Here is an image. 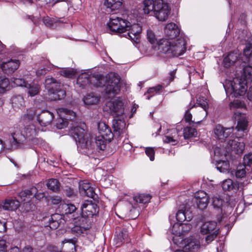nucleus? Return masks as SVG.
<instances>
[{
    "mask_svg": "<svg viewBox=\"0 0 252 252\" xmlns=\"http://www.w3.org/2000/svg\"><path fill=\"white\" fill-rule=\"evenodd\" d=\"M243 54L246 58V61L252 63V42L246 44Z\"/></svg>",
    "mask_w": 252,
    "mask_h": 252,
    "instance_id": "nucleus-39",
    "label": "nucleus"
},
{
    "mask_svg": "<svg viewBox=\"0 0 252 252\" xmlns=\"http://www.w3.org/2000/svg\"><path fill=\"white\" fill-rule=\"evenodd\" d=\"M147 38L151 44H154L156 41V37L154 32L151 30H148L147 32Z\"/></svg>",
    "mask_w": 252,
    "mask_h": 252,
    "instance_id": "nucleus-60",
    "label": "nucleus"
},
{
    "mask_svg": "<svg viewBox=\"0 0 252 252\" xmlns=\"http://www.w3.org/2000/svg\"><path fill=\"white\" fill-rule=\"evenodd\" d=\"M237 53L231 52L224 59L223 62L224 66L228 67L233 64L238 60Z\"/></svg>",
    "mask_w": 252,
    "mask_h": 252,
    "instance_id": "nucleus-33",
    "label": "nucleus"
},
{
    "mask_svg": "<svg viewBox=\"0 0 252 252\" xmlns=\"http://www.w3.org/2000/svg\"><path fill=\"white\" fill-rule=\"evenodd\" d=\"M176 220L178 221L177 223H183V222H186L187 217L186 215V210L180 209L177 212L176 215Z\"/></svg>",
    "mask_w": 252,
    "mask_h": 252,
    "instance_id": "nucleus-44",
    "label": "nucleus"
},
{
    "mask_svg": "<svg viewBox=\"0 0 252 252\" xmlns=\"http://www.w3.org/2000/svg\"><path fill=\"white\" fill-rule=\"evenodd\" d=\"M63 217V215L59 214H52L49 220L48 224L45 227L52 230L57 229L60 224L63 223L64 220Z\"/></svg>",
    "mask_w": 252,
    "mask_h": 252,
    "instance_id": "nucleus-20",
    "label": "nucleus"
},
{
    "mask_svg": "<svg viewBox=\"0 0 252 252\" xmlns=\"http://www.w3.org/2000/svg\"><path fill=\"white\" fill-rule=\"evenodd\" d=\"M252 81V66L248 65L244 67L243 73L240 78H234L230 82V93L235 97L243 95L247 89L249 83Z\"/></svg>",
    "mask_w": 252,
    "mask_h": 252,
    "instance_id": "nucleus-3",
    "label": "nucleus"
},
{
    "mask_svg": "<svg viewBox=\"0 0 252 252\" xmlns=\"http://www.w3.org/2000/svg\"><path fill=\"white\" fill-rule=\"evenodd\" d=\"M156 0H144L143 1V11L145 14H148L153 11L155 12Z\"/></svg>",
    "mask_w": 252,
    "mask_h": 252,
    "instance_id": "nucleus-31",
    "label": "nucleus"
},
{
    "mask_svg": "<svg viewBox=\"0 0 252 252\" xmlns=\"http://www.w3.org/2000/svg\"><path fill=\"white\" fill-rule=\"evenodd\" d=\"M233 127L224 128L220 125L216 126L214 133L217 137L222 141H224L228 137L232 135Z\"/></svg>",
    "mask_w": 252,
    "mask_h": 252,
    "instance_id": "nucleus-17",
    "label": "nucleus"
},
{
    "mask_svg": "<svg viewBox=\"0 0 252 252\" xmlns=\"http://www.w3.org/2000/svg\"><path fill=\"white\" fill-rule=\"evenodd\" d=\"M228 150L237 155L242 154L245 149V144L238 140H229L227 145Z\"/></svg>",
    "mask_w": 252,
    "mask_h": 252,
    "instance_id": "nucleus-18",
    "label": "nucleus"
},
{
    "mask_svg": "<svg viewBox=\"0 0 252 252\" xmlns=\"http://www.w3.org/2000/svg\"><path fill=\"white\" fill-rule=\"evenodd\" d=\"M97 126L99 134L97 136L104 137L108 142H111L113 138V134L111 131V128L103 122L98 123Z\"/></svg>",
    "mask_w": 252,
    "mask_h": 252,
    "instance_id": "nucleus-19",
    "label": "nucleus"
},
{
    "mask_svg": "<svg viewBox=\"0 0 252 252\" xmlns=\"http://www.w3.org/2000/svg\"><path fill=\"white\" fill-rule=\"evenodd\" d=\"M20 63L18 60L10 59L7 62H3L0 67L4 73L7 75L11 74L18 68Z\"/></svg>",
    "mask_w": 252,
    "mask_h": 252,
    "instance_id": "nucleus-16",
    "label": "nucleus"
},
{
    "mask_svg": "<svg viewBox=\"0 0 252 252\" xmlns=\"http://www.w3.org/2000/svg\"><path fill=\"white\" fill-rule=\"evenodd\" d=\"M82 215L87 218L92 217L99 211L97 205L92 201L86 200L81 206Z\"/></svg>",
    "mask_w": 252,
    "mask_h": 252,
    "instance_id": "nucleus-13",
    "label": "nucleus"
},
{
    "mask_svg": "<svg viewBox=\"0 0 252 252\" xmlns=\"http://www.w3.org/2000/svg\"><path fill=\"white\" fill-rule=\"evenodd\" d=\"M75 241L73 239H64L62 242L63 252H75Z\"/></svg>",
    "mask_w": 252,
    "mask_h": 252,
    "instance_id": "nucleus-27",
    "label": "nucleus"
},
{
    "mask_svg": "<svg viewBox=\"0 0 252 252\" xmlns=\"http://www.w3.org/2000/svg\"><path fill=\"white\" fill-rule=\"evenodd\" d=\"M58 73L63 77L71 78L75 76L76 71L71 68H63L61 69Z\"/></svg>",
    "mask_w": 252,
    "mask_h": 252,
    "instance_id": "nucleus-38",
    "label": "nucleus"
},
{
    "mask_svg": "<svg viewBox=\"0 0 252 252\" xmlns=\"http://www.w3.org/2000/svg\"><path fill=\"white\" fill-rule=\"evenodd\" d=\"M53 67V65L50 64L49 65H47L46 67L38 69L36 71V75L37 77H39L43 76L45 75L48 71L51 70Z\"/></svg>",
    "mask_w": 252,
    "mask_h": 252,
    "instance_id": "nucleus-49",
    "label": "nucleus"
},
{
    "mask_svg": "<svg viewBox=\"0 0 252 252\" xmlns=\"http://www.w3.org/2000/svg\"><path fill=\"white\" fill-rule=\"evenodd\" d=\"M217 169L221 172H225L229 168V164L227 161L220 160L217 164Z\"/></svg>",
    "mask_w": 252,
    "mask_h": 252,
    "instance_id": "nucleus-42",
    "label": "nucleus"
},
{
    "mask_svg": "<svg viewBox=\"0 0 252 252\" xmlns=\"http://www.w3.org/2000/svg\"><path fill=\"white\" fill-rule=\"evenodd\" d=\"M83 124L82 127H72L70 130V134L75 140L78 151L83 154H89L92 148V142L90 135L85 130Z\"/></svg>",
    "mask_w": 252,
    "mask_h": 252,
    "instance_id": "nucleus-5",
    "label": "nucleus"
},
{
    "mask_svg": "<svg viewBox=\"0 0 252 252\" xmlns=\"http://www.w3.org/2000/svg\"><path fill=\"white\" fill-rule=\"evenodd\" d=\"M100 97L93 93L87 94L83 99L84 104L86 105L96 104L99 101Z\"/></svg>",
    "mask_w": 252,
    "mask_h": 252,
    "instance_id": "nucleus-29",
    "label": "nucleus"
},
{
    "mask_svg": "<svg viewBox=\"0 0 252 252\" xmlns=\"http://www.w3.org/2000/svg\"><path fill=\"white\" fill-rule=\"evenodd\" d=\"M235 186L236 184L230 179L225 180L222 184V188L224 191L232 190Z\"/></svg>",
    "mask_w": 252,
    "mask_h": 252,
    "instance_id": "nucleus-41",
    "label": "nucleus"
},
{
    "mask_svg": "<svg viewBox=\"0 0 252 252\" xmlns=\"http://www.w3.org/2000/svg\"><path fill=\"white\" fill-rule=\"evenodd\" d=\"M192 116L191 114H190V139L192 137H197V132L195 128H192L191 126H193L195 124V122L194 121H192L191 120ZM191 140L190 139V142H191Z\"/></svg>",
    "mask_w": 252,
    "mask_h": 252,
    "instance_id": "nucleus-53",
    "label": "nucleus"
},
{
    "mask_svg": "<svg viewBox=\"0 0 252 252\" xmlns=\"http://www.w3.org/2000/svg\"><path fill=\"white\" fill-rule=\"evenodd\" d=\"M217 226L215 221H207L204 222L201 227V232L204 234H207L214 231Z\"/></svg>",
    "mask_w": 252,
    "mask_h": 252,
    "instance_id": "nucleus-30",
    "label": "nucleus"
},
{
    "mask_svg": "<svg viewBox=\"0 0 252 252\" xmlns=\"http://www.w3.org/2000/svg\"><path fill=\"white\" fill-rule=\"evenodd\" d=\"M194 201L200 210L206 209L209 202V196L203 190H198L194 193Z\"/></svg>",
    "mask_w": 252,
    "mask_h": 252,
    "instance_id": "nucleus-14",
    "label": "nucleus"
},
{
    "mask_svg": "<svg viewBox=\"0 0 252 252\" xmlns=\"http://www.w3.org/2000/svg\"><path fill=\"white\" fill-rule=\"evenodd\" d=\"M94 77H92L90 74L86 72L82 73L79 75L77 79V84L81 87H84L91 82Z\"/></svg>",
    "mask_w": 252,
    "mask_h": 252,
    "instance_id": "nucleus-25",
    "label": "nucleus"
},
{
    "mask_svg": "<svg viewBox=\"0 0 252 252\" xmlns=\"http://www.w3.org/2000/svg\"><path fill=\"white\" fill-rule=\"evenodd\" d=\"M86 218V217L82 216V217L78 220V222H76V224L79 226L85 227V230H88L90 228V224Z\"/></svg>",
    "mask_w": 252,
    "mask_h": 252,
    "instance_id": "nucleus-45",
    "label": "nucleus"
},
{
    "mask_svg": "<svg viewBox=\"0 0 252 252\" xmlns=\"http://www.w3.org/2000/svg\"><path fill=\"white\" fill-rule=\"evenodd\" d=\"M91 187L90 183L86 181H83L79 183V191L82 195Z\"/></svg>",
    "mask_w": 252,
    "mask_h": 252,
    "instance_id": "nucleus-50",
    "label": "nucleus"
},
{
    "mask_svg": "<svg viewBox=\"0 0 252 252\" xmlns=\"http://www.w3.org/2000/svg\"><path fill=\"white\" fill-rule=\"evenodd\" d=\"M180 29L174 23H170L166 25L164 28V34L169 38L172 39L180 34Z\"/></svg>",
    "mask_w": 252,
    "mask_h": 252,
    "instance_id": "nucleus-21",
    "label": "nucleus"
},
{
    "mask_svg": "<svg viewBox=\"0 0 252 252\" xmlns=\"http://www.w3.org/2000/svg\"><path fill=\"white\" fill-rule=\"evenodd\" d=\"M9 87L10 84L8 78H4L0 80V88L2 90L8 89Z\"/></svg>",
    "mask_w": 252,
    "mask_h": 252,
    "instance_id": "nucleus-57",
    "label": "nucleus"
},
{
    "mask_svg": "<svg viewBox=\"0 0 252 252\" xmlns=\"http://www.w3.org/2000/svg\"><path fill=\"white\" fill-rule=\"evenodd\" d=\"M47 188L54 192H57L60 190V183L59 181L56 179H50L47 184Z\"/></svg>",
    "mask_w": 252,
    "mask_h": 252,
    "instance_id": "nucleus-35",
    "label": "nucleus"
},
{
    "mask_svg": "<svg viewBox=\"0 0 252 252\" xmlns=\"http://www.w3.org/2000/svg\"><path fill=\"white\" fill-rule=\"evenodd\" d=\"M97 81L98 84H96L97 87H101L102 83L105 81V91L108 94H116L120 91V79L118 75L110 73L108 75L106 78L100 77Z\"/></svg>",
    "mask_w": 252,
    "mask_h": 252,
    "instance_id": "nucleus-8",
    "label": "nucleus"
},
{
    "mask_svg": "<svg viewBox=\"0 0 252 252\" xmlns=\"http://www.w3.org/2000/svg\"><path fill=\"white\" fill-rule=\"evenodd\" d=\"M45 87L48 91V96L47 97V99L49 100L61 99L66 95L65 91L62 89L61 83L51 76L46 77Z\"/></svg>",
    "mask_w": 252,
    "mask_h": 252,
    "instance_id": "nucleus-7",
    "label": "nucleus"
},
{
    "mask_svg": "<svg viewBox=\"0 0 252 252\" xmlns=\"http://www.w3.org/2000/svg\"><path fill=\"white\" fill-rule=\"evenodd\" d=\"M246 174L245 166H240L237 167L235 172V176L237 178H242L245 177Z\"/></svg>",
    "mask_w": 252,
    "mask_h": 252,
    "instance_id": "nucleus-55",
    "label": "nucleus"
},
{
    "mask_svg": "<svg viewBox=\"0 0 252 252\" xmlns=\"http://www.w3.org/2000/svg\"><path fill=\"white\" fill-rule=\"evenodd\" d=\"M171 42L166 38L160 39L157 42V50L159 56L165 54L168 57H171Z\"/></svg>",
    "mask_w": 252,
    "mask_h": 252,
    "instance_id": "nucleus-15",
    "label": "nucleus"
},
{
    "mask_svg": "<svg viewBox=\"0 0 252 252\" xmlns=\"http://www.w3.org/2000/svg\"><path fill=\"white\" fill-rule=\"evenodd\" d=\"M104 4L111 11L119 9L122 5V0H105Z\"/></svg>",
    "mask_w": 252,
    "mask_h": 252,
    "instance_id": "nucleus-32",
    "label": "nucleus"
},
{
    "mask_svg": "<svg viewBox=\"0 0 252 252\" xmlns=\"http://www.w3.org/2000/svg\"><path fill=\"white\" fill-rule=\"evenodd\" d=\"M104 110L112 115L116 118L113 122L114 131L118 132L119 134L124 132L126 128V122L124 120L125 113L124 103L120 98H115L106 103Z\"/></svg>",
    "mask_w": 252,
    "mask_h": 252,
    "instance_id": "nucleus-2",
    "label": "nucleus"
},
{
    "mask_svg": "<svg viewBox=\"0 0 252 252\" xmlns=\"http://www.w3.org/2000/svg\"><path fill=\"white\" fill-rule=\"evenodd\" d=\"M229 108L231 110L237 108H242L246 107L244 102L238 100H234L233 102L230 103Z\"/></svg>",
    "mask_w": 252,
    "mask_h": 252,
    "instance_id": "nucleus-48",
    "label": "nucleus"
},
{
    "mask_svg": "<svg viewBox=\"0 0 252 252\" xmlns=\"http://www.w3.org/2000/svg\"><path fill=\"white\" fill-rule=\"evenodd\" d=\"M245 165L250 166L252 163V153L245 155L243 158Z\"/></svg>",
    "mask_w": 252,
    "mask_h": 252,
    "instance_id": "nucleus-61",
    "label": "nucleus"
},
{
    "mask_svg": "<svg viewBox=\"0 0 252 252\" xmlns=\"http://www.w3.org/2000/svg\"><path fill=\"white\" fill-rule=\"evenodd\" d=\"M71 232L76 236L80 235L84 233L86 230L85 227L83 226H79L77 224H75L71 229Z\"/></svg>",
    "mask_w": 252,
    "mask_h": 252,
    "instance_id": "nucleus-51",
    "label": "nucleus"
},
{
    "mask_svg": "<svg viewBox=\"0 0 252 252\" xmlns=\"http://www.w3.org/2000/svg\"><path fill=\"white\" fill-rule=\"evenodd\" d=\"M151 198V196L148 194H139L135 195L133 199L137 203L146 204L148 203Z\"/></svg>",
    "mask_w": 252,
    "mask_h": 252,
    "instance_id": "nucleus-37",
    "label": "nucleus"
},
{
    "mask_svg": "<svg viewBox=\"0 0 252 252\" xmlns=\"http://www.w3.org/2000/svg\"><path fill=\"white\" fill-rule=\"evenodd\" d=\"M11 103L13 108L15 110L22 109L25 106L24 97L21 95H15L11 98Z\"/></svg>",
    "mask_w": 252,
    "mask_h": 252,
    "instance_id": "nucleus-24",
    "label": "nucleus"
},
{
    "mask_svg": "<svg viewBox=\"0 0 252 252\" xmlns=\"http://www.w3.org/2000/svg\"><path fill=\"white\" fill-rule=\"evenodd\" d=\"M197 104L207 112V110L208 109V103L206 98L203 96L198 97L197 99Z\"/></svg>",
    "mask_w": 252,
    "mask_h": 252,
    "instance_id": "nucleus-47",
    "label": "nucleus"
},
{
    "mask_svg": "<svg viewBox=\"0 0 252 252\" xmlns=\"http://www.w3.org/2000/svg\"><path fill=\"white\" fill-rule=\"evenodd\" d=\"M37 118L40 125L45 126L51 123L54 118V115L48 110H43L37 116Z\"/></svg>",
    "mask_w": 252,
    "mask_h": 252,
    "instance_id": "nucleus-22",
    "label": "nucleus"
},
{
    "mask_svg": "<svg viewBox=\"0 0 252 252\" xmlns=\"http://www.w3.org/2000/svg\"><path fill=\"white\" fill-rule=\"evenodd\" d=\"M218 233H219L218 230H216L214 231H213V232L212 234L208 235L206 237V239H205L206 242H207V243L209 244L210 242H211L212 241H213L215 239V238L217 237Z\"/></svg>",
    "mask_w": 252,
    "mask_h": 252,
    "instance_id": "nucleus-62",
    "label": "nucleus"
},
{
    "mask_svg": "<svg viewBox=\"0 0 252 252\" xmlns=\"http://www.w3.org/2000/svg\"><path fill=\"white\" fill-rule=\"evenodd\" d=\"M62 208L64 209L65 214H72L77 209L76 207L74 204L71 203H63L62 204Z\"/></svg>",
    "mask_w": 252,
    "mask_h": 252,
    "instance_id": "nucleus-46",
    "label": "nucleus"
},
{
    "mask_svg": "<svg viewBox=\"0 0 252 252\" xmlns=\"http://www.w3.org/2000/svg\"><path fill=\"white\" fill-rule=\"evenodd\" d=\"M38 132V129L33 124L26 126L22 132L19 130H16L11 134V147H17L20 144H23L26 140L31 141L33 144H38L39 139L35 138Z\"/></svg>",
    "mask_w": 252,
    "mask_h": 252,
    "instance_id": "nucleus-4",
    "label": "nucleus"
},
{
    "mask_svg": "<svg viewBox=\"0 0 252 252\" xmlns=\"http://www.w3.org/2000/svg\"><path fill=\"white\" fill-rule=\"evenodd\" d=\"M235 118L237 120V126L236 127L238 131H244L247 129L248 126V121L246 115L239 111L234 112Z\"/></svg>",
    "mask_w": 252,
    "mask_h": 252,
    "instance_id": "nucleus-23",
    "label": "nucleus"
},
{
    "mask_svg": "<svg viewBox=\"0 0 252 252\" xmlns=\"http://www.w3.org/2000/svg\"><path fill=\"white\" fill-rule=\"evenodd\" d=\"M128 235L127 231L123 229L122 231L114 237V240L116 242L115 245L117 247H120L124 242H128Z\"/></svg>",
    "mask_w": 252,
    "mask_h": 252,
    "instance_id": "nucleus-28",
    "label": "nucleus"
},
{
    "mask_svg": "<svg viewBox=\"0 0 252 252\" xmlns=\"http://www.w3.org/2000/svg\"><path fill=\"white\" fill-rule=\"evenodd\" d=\"M200 248V242L198 239L190 238V252H196Z\"/></svg>",
    "mask_w": 252,
    "mask_h": 252,
    "instance_id": "nucleus-40",
    "label": "nucleus"
},
{
    "mask_svg": "<svg viewBox=\"0 0 252 252\" xmlns=\"http://www.w3.org/2000/svg\"><path fill=\"white\" fill-rule=\"evenodd\" d=\"M25 88L28 90V93L31 96H33L38 94L40 91V86L35 83H28L25 85Z\"/></svg>",
    "mask_w": 252,
    "mask_h": 252,
    "instance_id": "nucleus-34",
    "label": "nucleus"
},
{
    "mask_svg": "<svg viewBox=\"0 0 252 252\" xmlns=\"http://www.w3.org/2000/svg\"><path fill=\"white\" fill-rule=\"evenodd\" d=\"M162 86L160 85H158L155 87L149 88L148 90L147 93L148 94H152V95L150 96H147L146 98L147 99H150V97L154 95V94H155L154 93H158V91L161 90L162 89Z\"/></svg>",
    "mask_w": 252,
    "mask_h": 252,
    "instance_id": "nucleus-54",
    "label": "nucleus"
},
{
    "mask_svg": "<svg viewBox=\"0 0 252 252\" xmlns=\"http://www.w3.org/2000/svg\"><path fill=\"white\" fill-rule=\"evenodd\" d=\"M189 220L184 223H175L171 229V233L174 235L172 237L173 242L179 247L189 245V239L186 237L189 232Z\"/></svg>",
    "mask_w": 252,
    "mask_h": 252,
    "instance_id": "nucleus-6",
    "label": "nucleus"
},
{
    "mask_svg": "<svg viewBox=\"0 0 252 252\" xmlns=\"http://www.w3.org/2000/svg\"><path fill=\"white\" fill-rule=\"evenodd\" d=\"M186 51V42L181 35L180 37L171 42V57H178Z\"/></svg>",
    "mask_w": 252,
    "mask_h": 252,
    "instance_id": "nucleus-12",
    "label": "nucleus"
},
{
    "mask_svg": "<svg viewBox=\"0 0 252 252\" xmlns=\"http://www.w3.org/2000/svg\"><path fill=\"white\" fill-rule=\"evenodd\" d=\"M170 12V8L166 0H156L154 14L159 21H164L167 19Z\"/></svg>",
    "mask_w": 252,
    "mask_h": 252,
    "instance_id": "nucleus-11",
    "label": "nucleus"
},
{
    "mask_svg": "<svg viewBox=\"0 0 252 252\" xmlns=\"http://www.w3.org/2000/svg\"><path fill=\"white\" fill-rule=\"evenodd\" d=\"M20 206V202L16 199H5L3 203L2 207L4 210L15 211Z\"/></svg>",
    "mask_w": 252,
    "mask_h": 252,
    "instance_id": "nucleus-26",
    "label": "nucleus"
},
{
    "mask_svg": "<svg viewBox=\"0 0 252 252\" xmlns=\"http://www.w3.org/2000/svg\"><path fill=\"white\" fill-rule=\"evenodd\" d=\"M83 195H86L94 199H95L97 197V194L94 192V189L92 187Z\"/></svg>",
    "mask_w": 252,
    "mask_h": 252,
    "instance_id": "nucleus-58",
    "label": "nucleus"
},
{
    "mask_svg": "<svg viewBox=\"0 0 252 252\" xmlns=\"http://www.w3.org/2000/svg\"><path fill=\"white\" fill-rule=\"evenodd\" d=\"M14 86H24L27 84L25 81L22 78H14L12 80Z\"/></svg>",
    "mask_w": 252,
    "mask_h": 252,
    "instance_id": "nucleus-59",
    "label": "nucleus"
},
{
    "mask_svg": "<svg viewBox=\"0 0 252 252\" xmlns=\"http://www.w3.org/2000/svg\"><path fill=\"white\" fill-rule=\"evenodd\" d=\"M182 127L180 125L177 126L176 128L170 129L168 132V135L164 136V142L171 143L173 145H175L182 135L185 139H188L189 138V127L187 126L184 128L183 131H182Z\"/></svg>",
    "mask_w": 252,
    "mask_h": 252,
    "instance_id": "nucleus-9",
    "label": "nucleus"
},
{
    "mask_svg": "<svg viewBox=\"0 0 252 252\" xmlns=\"http://www.w3.org/2000/svg\"><path fill=\"white\" fill-rule=\"evenodd\" d=\"M36 188H32L31 189H26L25 190L22 191L19 193V196L22 197H26V198L23 199V201L25 202L24 204L25 205H27L29 203V200L28 199L31 198L32 196L33 195L32 192L36 190Z\"/></svg>",
    "mask_w": 252,
    "mask_h": 252,
    "instance_id": "nucleus-36",
    "label": "nucleus"
},
{
    "mask_svg": "<svg viewBox=\"0 0 252 252\" xmlns=\"http://www.w3.org/2000/svg\"><path fill=\"white\" fill-rule=\"evenodd\" d=\"M57 112L59 118L56 123V127L58 129L66 127L68 125V121H73L76 117V114L73 111L66 108H59Z\"/></svg>",
    "mask_w": 252,
    "mask_h": 252,
    "instance_id": "nucleus-10",
    "label": "nucleus"
},
{
    "mask_svg": "<svg viewBox=\"0 0 252 252\" xmlns=\"http://www.w3.org/2000/svg\"><path fill=\"white\" fill-rule=\"evenodd\" d=\"M43 22L44 23V24L47 27L52 26L53 23H54V20L49 17L48 16L43 17Z\"/></svg>",
    "mask_w": 252,
    "mask_h": 252,
    "instance_id": "nucleus-64",
    "label": "nucleus"
},
{
    "mask_svg": "<svg viewBox=\"0 0 252 252\" xmlns=\"http://www.w3.org/2000/svg\"><path fill=\"white\" fill-rule=\"evenodd\" d=\"M50 200L52 204L54 205H58L62 203V198L58 196H53L50 197Z\"/></svg>",
    "mask_w": 252,
    "mask_h": 252,
    "instance_id": "nucleus-63",
    "label": "nucleus"
},
{
    "mask_svg": "<svg viewBox=\"0 0 252 252\" xmlns=\"http://www.w3.org/2000/svg\"><path fill=\"white\" fill-rule=\"evenodd\" d=\"M145 152L146 155L149 158L151 161L155 159V151L153 147H146L145 148Z\"/></svg>",
    "mask_w": 252,
    "mask_h": 252,
    "instance_id": "nucleus-56",
    "label": "nucleus"
},
{
    "mask_svg": "<svg viewBox=\"0 0 252 252\" xmlns=\"http://www.w3.org/2000/svg\"><path fill=\"white\" fill-rule=\"evenodd\" d=\"M107 26L112 33L123 34L121 36L130 39L135 43L139 42L142 28L138 24L131 25L128 21L117 15L112 14Z\"/></svg>",
    "mask_w": 252,
    "mask_h": 252,
    "instance_id": "nucleus-1",
    "label": "nucleus"
},
{
    "mask_svg": "<svg viewBox=\"0 0 252 252\" xmlns=\"http://www.w3.org/2000/svg\"><path fill=\"white\" fill-rule=\"evenodd\" d=\"M223 200L219 196H214L213 197V205L214 208L221 209L222 211V207Z\"/></svg>",
    "mask_w": 252,
    "mask_h": 252,
    "instance_id": "nucleus-52",
    "label": "nucleus"
},
{
    "mask_svg": "<svg viewBox=\"0 0 252 252\" xmlns=\"http://www.w3.org/2000/svg\"><path fill=\"white\" fill-rule=\"evenodd\" d=\"M108 141L104 137L96 136L95 138V144L97 148L100 150H104L106 147V142Z\"/></svg>",
    "mask_w": 252,
    "mask_h": 252,
    "instance_id": "nucleus-43",
    "label": "nucleus"
}]
</instances>
